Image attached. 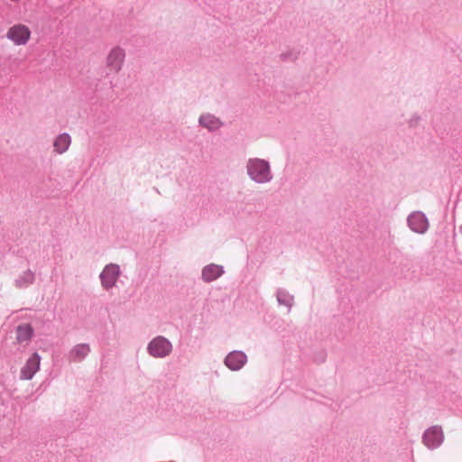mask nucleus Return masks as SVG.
<instances>
[{"label": "nucleus", "instance_id": "f257e3e1", "mask_svg": "<svg viewBox=\"0 0 462 462\" xmlns=\"http://www.w3.org/2000/svg\"><path fill=\"white\" fill-rule=\"evenodd\" d=\"M247 171L251 178L257 182H266L271 179L269 164L261 159L249 160Z\"/></svg>", "mask_w": 462, "mask_h": 462}, {"label": "nucleus", "instance_id": "f03ea898", "mask_svg": "<svg viewBox=\"0 0 462 462\" xmlns=\"http://www.w3.org/2000/svg\"><path fill=\"white\" fill-rule=\"evenodd\" d=\"M31 29L23 23H16L6 32V38L18 46L26 45L31 40Z\"/></svg>", "mask_w": 462, "mask_h": 462}, {"label": "nucleus", "instance_id": "7ed1b4c3", "mask_svg": "<svg viewBox=\"0 0 462 462\" xmlns=\"http://www.w3.org/2000/svg\"><path fill=\"white\" fill-rule=\"evenodd\" d=\"M172 350L171 343L163 337H156L148 345V352L153 357H164Z\"/></svg>", "mask_w": 462, "mask_h": 462}, {"label": "nucleus", "instance_id": "20e7f679", "mask_svg": "<svg viewBox=\"0 0 462 462\" xmlns=\"http://www.w3.org/2000/svg\"><path fill=\"white\" fill-rule=\"evenodd\" d=\"M125 51L120 47H114L106 56V65L107 69L113 73H118L125 62Z\"/></svg>", "mask_w": 462, "mask_h": 462}, {"label": "nucleus", "instance_id": "39448f33", "mask_svg": "<svg viewBox=\"0 0 462 462\" xmlns=\"http://www.w3.org/2000/svg\"><path fill=\"white\" fill-rule=\"evenodd\" d=\"M443 438L441 428L433 426L425 431L423 435V443L429 448H435L442 443Z\"/></svg>", "mask_w": 462, "mask_h": 462}, {"label": "nucleus", "instance_id": "423d86ee", "mask_svg": "<svg viewBox=\"0 0 462 462\" xmlns=\"http://www.w3.org/2000/svg\"><path fill=\"white\" fill-rule=\"evenodd\" d=\"M41 357L37 353L32 355V356L27 360L24 366L21 369V379L22 380H30L33 377L36 372L40 368Z\"/></svg>", "mask_w": 462, "mask_h": 462}, {"label": "nucleus", "instance_id": "0eeeda50", "mask_svg": "<svg viewBox=\"0 0 462 462\" xmlns=\"http://www.w3.org/2000/svg\"><path fill=\"white\" fill-rule=\"evenodd\" d=\"M119 276V266L116 264H108L100 274L102 284L108 289L113 287Z\"/></svg>", "mask_w": 462, "mask_h": 462}, {"label": "nucleus", "instance_id": "6e6552de", "mask_svg": "<svg viewBox=\"0 0 462 462\" xmlns=\"http://www.w3.org/2000/svg\"><path fill=\"white\" fill-rule=\"evenodd\" d=\"M408 223L410 227L417 233H424L429 226L427 218L420 212L412 213L408 218Z\"/></svg>", "mask_w": 462, "mask_h": 462}, {"label": "nucleus", "instance_id": "1a4fd4ad", "mask_svg": "<svg viewBox=\"0 0 462 462\" xmlns=\"http://www.w3.org/2000/svg\"><path fill=\"white\" fill-rule=\"evenodd\" d=\"M246 362V356L244 353L235 351L226 357L225 364L231 370L236 371L243 367Z\"/></svg>", "mask_w": 462, "mask_h": 462}, {"label": "nucleus", "instance_id": "9d476101", "mask_svg": "<svg viewBox=\"0 0 462 462\" xmlns=\"http://www.w3.org/2000/svg\"><path fill=\"white\" fill-rule=\"evenodd\" d=\"M222 266L217 264H209L203 269L202 278L205 282H209L217 279L219 276L222 275Z\"/></svg>", "mask_w": 462, "mask_h": 462}, {"label": "nucleus", "instance_id": "9b49d317", "mask_svg": "<svg viewBox=\"0 0 462 462\" xmlns=\"http://www.w3.org/2000/svg\"><path fill=\"white\" fill-rule=\"evenodd\" d=\"M71 143V138L68 134H61L56 137L53 143L54 151L61 154L65 152Z\"/></svg>", "mask_w": 462, "mask_h": 462}, {"label": "nucleus", "instance_id": "f8f14e48", "mask_svg": "<svg viewBox=\"0 0 462 462\" xmlns=\"http://www.w3.org/2000/svg\"><path fill=\"white\" fill-rule=\"evenodd\" d=\"M32 336V328L29 324L18 326L16 330V339L19 343L29 342Z\"/></svg>", "mask_w": 462, "mask_h": 462}, {"label": "nucleus", "instance_id": "ddd939ff", "mask_svg": "<svg viewBox=\"0 0 462 462\" xmlns=\"http://www.w3.org/2000/svg\"><path fill=\"white\" fill-rule=\"evenodd\" d=\"M199 123L208 130H216L220 127L221 122L212 115H204L199 118Z\"/></svg>", "mask_w": 462, "mask_h": 462}, {"label": "nucleus", "instance_id": "4468645a", "mask_svg": "<svg viewBox=\"0 0 462 462\" xmlns=\"http://www.w3.org/2000/svg\"><path fill=\"white\" fill-rule=\"evenodd\" d=\"M90 352V347L87 344H79L77 345L72 350H71V356L75 360H81L84 357H86L88 353Z\"/></svg>", "mask_w": 462, "mask_h": 462}]
</instances>
